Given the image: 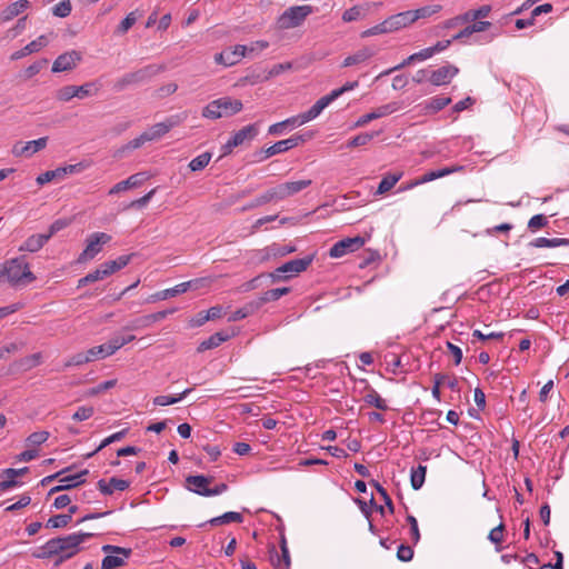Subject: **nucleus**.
<instances>
[{
    "instance_id": "nucleus-44",
    "label": "nucleus",
    "mask_w": 569,
    "mask_h": 569,
    "mask_svg": "<svg viewBox=\"0 0 569 569\" xmlns=\"http://www.w3.org/2000/svg\"><path fill=\"white\" fill-rule=\"evenodd\" d=\"M441 9V6H426L416 10H410L413 21L416 22L419 19L428 18L435 13H437Z\"/></svg>"
},
{
    "instance_id": "nucleus-1",
    "label": "nucleus",
    "mask_w": 569,
    "mask_h": 569,
    "mask_svg": "<svg viewBox=\"0 0 569 569\" xmlns=\"http://www.w3.org/2000/svg\"><path fill=\"white\" fill-rule=\"evenodd\" d=\"M93 535L90 532H74L64 537H58L48 540L42 547L32 553L34 558L48 559L59 556L56 565L73 557L79 550V546Z\"/></svg>"
},
{
    "instance_id": "nucleus-49",
    "label": "nucleus",
    "mask_w": 569,
    "mask_h": 569,
    "mask_svg": "<svg viewBox=\"0 0 569 569\" xmlns=\"http://www.w3.org/2000/svg\"><path fill=\"white\" fill-rule=\"evenodd\" d=\"M124 556L118 557L113 555H108L102 559L101 569H116L122 567L126 563Z\"/></svg>"
},
{
    "instance_id": "nucleus-23",
    "label": "nucleus",
    "mask_w": 569,
    "mask_h": 569,
    "mask_svg": "<svg viewBox=\"0 0 569 569\" xmlns=\"http://www.w3.org/2000/svg\"><path fill=\"white\" fill-rule=\"evenodd\" d=\"M462 170H463L462 166H451V167H446V168H442L439 170H431V171H428L425 174H422L420 178L413 180V184L427 183V182L433 181L436 179L446 177L448 174H451L455 172H460Z\"/></svg>"
},
{
    "instance_id": "nucleus-28",
    "label": "nucleus",
    "mask_w": 569,
    "mask_h": 569,
    "mask_svg": "<svg viewBox=\"0 0 569 569\" xmlns=\"http://www.w3.org/2000/svg\"><path fill=\"white\" fill-rule=\"evenodd\" d=\"M258 124L251 123L237 131L230 139L233 146L238 147L247 140H252L258 134Z\"/></svg>"
},
{
    "instance_id": "nucleus-21",
    "label": "nucleus",
    "mask_w": 569,
    "mask_h": 569,
    "mask_svg": "<svg viewBox=\"0 0 569 569\" xmlns=\"http://www.w3.org/2000/svg\"><path fill=\"white\" fill-rule=\"evenodd\" d=\"M442 385H447V387L452 391H459V383L457 378L449 377L446 373H436L433 376V387L431 392L433 398L437 399L438 401H440V387Z\"/></svg>"
},
{
    "instance_id": "nucleus-50",
    "label": "nucleus",
    "mask_w": 569,
    "mask_h": 569,
    "mask_svg": "<svg viewBox=\"0 0 569 569\" xmlns=\"http://www.w3.org/2000/svg\"><path fill=\"white\" fill-rule=\"evenodd\" d=\"M266 192L268 194L270 202L271 201H281V200L289 198L283 183H280L273 188H270Z\"/></svg>"
},
{
    "instance_id": "nucleus-16",
    "label": "nucleus",
    "mask_w": 569,
    "mask_h": 569,
    "mask_svg": "<svg viewBox=\"0 0 569 569\" xmlns=\"http://www.w3.org/2000/svg\"><path fill=\"white\" fill-rule=\"evenodd\" d=\"M459 72V69L452 64H447L433 70L429 76V81L435 86H443Z\"/></svg>"
},
{
    "instance_id": "nucleus-54",
    "label": "nucleus",
    "mask_w": 569,
    "mask_h": 569,
    "mask_svg": "<svg viewBox=\"0 0 569 569\" xmlns=\"http://www.w3.org/2000/svg\"><path fill=\"white\" fill-rule=\"evenodd\" d=\"M146 142H149V138L146 132H142L139 137L130 140L126 146H123L117 153L124 152L127 150H134L142 147Z\"/></svg>"
},
{
    "instance_id": "nucleus-60",
    "label": "nucleus",
    "mask_w": 569,
    "mask_h": 569,
    "mask_svg": "<svg viewBox=\"0 0 569 569\" xmlns=\"http://www.w3.org/2000/svg\"><path fill=\"white\" fill-rule=\"evenodd\" d=\"M56 98L59 101H64V102L70 101L72 98H77L74 86L70 84V86H64V87L60 88L56 93Z\"/></svg>"
},
{
    "instance_id": "nucleus-52",
    "label": "nucleus",
    "mask_w": 569,
    "mask_h": 569,
    "mask_svg": "<svg viewBox=\"0 0 569 569\" xmlns=\"http://www.w3.org/2000/svg\"><path fill=\"white\" fill-rule=\"evenodd\" d=\"M503 530H505V525L502 522H500L497 527H495L493 529L490 530L489 535H488V539L497 545L496 546V551H501V547L499 546L500 542L502 541V538H503Z\"/></svg>"
},
{
    "instance_id": "nucleus-5",
    "label": "nucleus",
    "mask_w": 569,
    "mask_h": 569,
    "mask_svg": "<svg viewBox=\"0 0 569 569\" xmlns=\"http://www.w3.org/2000/svg\"><path fill=\"white\" fill-rule=\"evenodd\" d=\"M312 12V7L308 4L289 7L277 19V26L282 30L300 27Z\"/></svg>"
},
{
    "instance_id": "nucleus-39",
    "label": "nucleus",
    "mask_w": 569,
    "mask_h": 569,
    "mask_svg": "<svg viewBox=\"0 0 569 569\" xmlns=\"http://www.w3.org/2000/svg\"><path fill=\"white\" fill-rule=\"evenodd\" d=\"M154 323V319L152 313L138 317L133 320H131L124 329L127 330H141L144 328H148Z\"/></svg>"
},
{
    "instance_id": "nucleus-25",
    "label": "nucleus",
    "mask_w": 569,
    "mask_h": 569,
    "mask_svg": "<svg viewBox=\"0 0 569 569\" xmlns=\"http://www.w3.org/2000/svg\"><path fill=\"white\" fill-rule=\"evenodd\" d=\"M30 7V2L28 0H18L16 2L7 6L0 13L1 22H8L13 18L18 17L24 10Z\"/></svg>"
},
{
    "instance_id": "nucleus-33",
    "label": "nucleus",
    "mask_w": 569,
    "mask_h": 569,
    "mask_svg": "<svg viewBox=\"0 0 569 569\" xmlns=\"http://www.w3.org/2000/svg\"><path fill=\"white\" fill-rule=\"evenodd\" d=\"M108 276H109L108 270L104 268V266L102 263L94 271L89 272L86 277L79 279L78 288L87 286L88 283L96 282L98 280H102Z\"/></svg>"
},
{
    "instance_id": "nucleus-57",
    "label": "nucleus",
    "mask_w": 569,
    "mask_h": 569,
    "mask_svg": "<svg viewBox=\"0 0 569 569\" xmlns=\"http://www.w3.org/2000/svg\"><path fill=\"white\" fill-rule=\"evenodd\" d=\"M48 59H40L33 62L24 70V78L30 79L38 74L48 64Z\"/></svg>"
},
{
    "instance_id": "nucleus-26",
    "label": "nucleus",
    "mask_w": 569,
    "mask_h": 569,
    "mask_svg": "<svg viewBox=\"0 0 569 569\" xmlns=\"http://www.w3.org/2000/svg\"><path fill=\"white\" fill-rule=\"evenodd\" d=\"M130 486L129 481L112 477L109 482L104 479H100L98 481V488L101 493L106 496H110L114 492V490L124 491Z\"/></svg>"
},
{
    "instance_id": "nucleus-9",
    "label": "nucleus",
    "mask_w": 569,
    "mask_h": 569,
    "mask_svg": "<svg viewBox=\"0 0 569 569\" xmlns=\"http://www.w3.org/2000/svg\"><path fill=\"white\" fill-rule=\"evenodd\" d=\"M366 243L363 237L357 236L353 238H345L336 242L329 251L331 258H340L349 252L360 249Z\"/></svg>"
},
{
    "instance_id": "nucleus-17",
    "label": "nucleus",
    "mask_w": 569,
    "mask_h": 569,
    "mask_svg": "<svg viewBox=\"0 0 569 569\" xmlns=\"http://www.w3.org/2000/svg\"><path fill=\"white\" fill-rule=\"evenodd\" d=\"M397 110H398V106H397L396 102H391V103H387V104L380 106L377 109H375L373 111L361 116L357 120L355 126L356 127H363L367 123H369L370 121L379 119V118H382V117H386L388 114H391V113H393Z\"/></svg>"
},
{
    "instance_id": "nucleus-53",
    "label": "nucleus",
    "mask_w": 569,
    "mask_h": 569,
    "mask_svg": "<svg viewBox=\"0 0 569 569\" xmlns=\"http://www.w3.org/2000/svg\"><path fill=\"white\" fill-rule=\"evenodd\" d=\"M363 9L361 6H353L349 9H347L343 13H342V20L345 22H352V21H357L361 18H363Z\"/></svg>"
},
{
    "instance_id": "nucleus-14",
    "label": "nucleus",
    "mask_w": 569,
    "mask_h": 569,
    "mask_svg": "<svg viewBox=\"0 0 569 569\" xmlns=\"http://www.w3.org/2000/svg\"><path fill=\"white\" fill-rule=\"evenodd\" d=\"M47 142H48V138L42 137L37 140L28 141L24 144L16 143L12 148V153L16 157H22V156L30 157L33 153L44 149L47 146Z\"/></svg>"
},
{
    "instance_id": "nucleus-29",
    "label": "nucleus",
    "mask_w": 569,
    "mask_h": 569,
    "mask_svg": "<svg viewBox=\"0 0 569 569\" xmlns=\"http://www.w3.org/2000/svg\"><path fill=\"white\" fill-rule=\"evenodd\" d=\"M375 54H376L375 50H372L368 47L362 48V49L358 50L357 52H355L353 54L348 56L343 60L342 67L347 68V67H352L356 64L363 63L367 60H369L370 58H372Z\"/></svg>"
},
{
    "instance_id": "nucleus-63",
    "label": "nucleus",
    "mask_w": 569,
    "mask_h": 569,
    "mask_svg": "<svg viewBox=\"0 0 569 569\" xmlns=\"http://www.w3.org/2000/svg\"><path fill=\"white\" fill-rule=\"evenodd\" d=\"M49 438V432L48 431H36V432H32L28 438H27V442L28 445L30 446H40L42 445L44 441H47Z\"/></svg>"
},
{
    "instance_id": "nucleus-31",
    "label": "nucleus",
    "mask_w": 569,
    "mask_h": 569,
    "mask_svg": "<svg viewBox=\"0 0 569 569\" xmlns=\"http://www.w3.org/2000/svg\"><path fill=\"white\" fill-rule=\"evenodd\" d=\"M259 310V307L258 305L256 303L254 299L247 302L243 307L237 309L236 311H233L228 321L230 322H234V321H239V320H242L251 315H253L254 312H257Z\"/></svg>"
},
{
    "instance_id": "nucleus-22",
    "label": "nucleus",
    "mask_w": 569,
    "mask_h": 569,
    "mask_svg": "<svg viewBox=\"0 0 569 569\" xmlns=\"http://www.w3.org/2000/svg\"><path fill=\"white\" fill-rule=\"evenodd\" d=\"M192 286H193V281L181 282L172 288L164 289V290L153 293L149 298V301L153 302V301H158V300H167L169 298H173L178 295L187 292L189 289L192 288Z\"/></svg>"
},
{
    "instance_id": "nucleus-4",
    "label": "nucleus",
    "mask_w": 569,
    "mask_h": 569,
    "mask_svg": "<svg viewBox=\"0 0 569 569\" xmlns=\"http://www.w3.org/2000/svg\"><path fill=\"white\" fill-rule=\"evenodd\" d=\"M242 107L243 104L240 100L223 97L209 102L202 110V117L212 120L231 117L240 112Z\"/></svg>"
},
{
    "instance_id": "nucleus-13",
    "label": "nucleus",
    "mask_w": 569,
    "mask_h": 569,
    "mask_svg": "<svg viewBox=\"0 0 569 569\" xmlns=\"http://www.w3.org/2000/svg\"><path fill=\"white\" fill-rule=\"evenodd\" d=\"M81 60L80 52L72 50L60 54L52 64V72H62L73 69Z\"/></svg>"
},
{
    "instance_id": "nucleus-12",
    "label": "nucleus",
    "mask_w": 569,
    "mask_h": 569,
    "mask_svg": "<svg viewBox=\"0 0 569 569\" xmlns=\"http://www.w3.org/2000/svg\"><path fill=\"white\" fill-rule=\"evenodd\" d=\"M313 258L315 254H308L303 258L287 261L286 263L278 267V272L286 273L287 276H289L290 279L291 277L298 276L300 272L307 270V268L313 261Z\"/></svg>"
},
{
    "instance_id": "nucleus-6",
    "label": "nucleus",
    "mask_w": 569,
    "mask_h": 569,
    "mask_svg": "<svg viewBox=\"0 0 569 569\" xmlns=\"http://www.w3.org/2000/svg\"><path fill=\"white\" fill-rule=\"evenodd\" d=\"M110 241L111 236L106 232H93L89 234L86 239V248L78 257V262L84 263L92 260L99 252H101L102 247Z\"/></svg>"
},
{
    "instance_id": "nucleus-58",
    "label": "nucleus",
    "mask_w": 569,
    "mask_h": 569,
    "mask_svg": "<svg viewBox=\"0 0 569 569\" xmlns=\"http://www.w3.org/2000/svg\"><path fill=\"white\" fill-rule=\"evenodd\" d=\"M296 250H297L296 247L291 246V244L273 243L271 247H269L270 253L273 256H279V257L287 256L289 253L295 252Z\"/></svg>"
},
{
    "instance_id": "nucleus-8",
    "label": "nucleus",
    "mask_w": 569,
    "mask_h": 569,
    "mask_svg": "<svg viewBox=\"0 0 569 569\" xmlns=\"http://www.w3.org/2000/svg\"><path fill=\"white\" fill-rule=\"evenodd\" d=\"M313 138V132H305L299 134H293L288 139L277 141L272 146L268 147L266 149V152L272 156H276L278 153H282L284 151H288L295 147H298L299 144L309 141Z\"/></svg>"
},
{
    "instance_id": "nucleus-51",
    "label": "nucleus",
    "mask_w": 569,
    "mask_h": 569,
    "mask_svg": "<svg viewBox=\"0 0 569 569\" xmlns=\"http://www.w3.org/2000/svg\"><path fill=\"white\" fill-rule=\"evenodd\" d=\"M138 20V16L136 11H131L127 14V17L119 23L117 27L116 32L118 34H124L128 32V30L136 23Z\"/></svg>"
},
{
    "instance_id": "nucleus-38",
    "label": "nucleus",
    "mask_w": 569,
    "mask_h": 569,
    "mask_svg": "<svg viewBox=\"0 0 569 569\" xmlns=\"http://www.w3.org/2000/svg\"><path fill=\"white\" fill-rule=\"evenodd\" d=\"M190 392H191V389H186L178 396H157L153 398L152 401H153L154 406H161V407L174 405V403L181 401Z\"/></svg>"
},
{
    "instance_id": "nucleus-20",
    "label": "nucleus",
    "mask_w": 569,
    "mask_h": 569,
    "mask_svg": "<svg viewBox=\"0 0 569 569\" xmlns=\"http://www.w3.org/2000/svg\"><path fill=\"white\" fill-rule=\"evenodd\" d=\"M48 42L49 41H48L47 36L42 34V36L38 37L36 40L28 43L22 49L14 51L10 56V59L12 61H16V60H20L29 54L36 53V52L40 51L42 48H44L48 44Z\"/></svg>"
},
{
    "instance_id": "nucleus-48",
    "label": "nucleus",
    "mask_w": 569,
    "mask_h": 569,
    "mask_svg": "<svg viewBox=\"0 0 569 569\" xmlns=\"http://www.w3.org/2000/svg\"><path fill=\"white\" fill-rule=\"evenodd\" d=\"M280 548H281V556L276 553L277 561H274L273 558H271V561H272L273 566L278 567L281 563H283L284 567H290V563H291L290 553H289V549L287 547V541H286L284 538H282V540H281Z\"/></svg>"
},
{
    "instance_id": "nucleus-47",
    "label": "nucleus",
    "mask_w": 569,
    "mask_h": 569,
    "mask_svg": "<svg viewBox=\"0 0 569 569\" xmlns=\"http://www.w3.org/2000/svg\"><path fill=\"white\" fill-rule=\"evenodd\" d=\"M71 521V515H57L48 519L46 527L58 529L67 527Z\"/></svg>"
},
{
    "instance_id": "nucleus-41",
    "label": "nucleus",
    "mask_w": 569,
    "mask_h": 569,
    "mask_svg": "<svg viewBox=\"0 0 569 569\" xmlns=\"http://www.w3.org/2000/svg\"><path fill=\"white\" fill-rule=\"evenodd\" d=\"M311 183L312 181L310 179L283 182L288 197H292L299 193L303 189L308 188Z\"/></svg>"
},
{
    "instance_id": "nucleus-18",
    "label": "nucleus",
    "mask_w": 569,
    "mask_h": 569,
    "mask_svg": "<svg viewBox=\"0 0 569 569\" xmlns=\"http://www.w3.org/2000/svg\"><path fill=\"white\" fill-rule=\"evenodd\" d=\"M28 471V467L20 469L8 468L2 470L1 477H3L4 480L0 481V492H4L11 488L20 486L21 482H19L16 478L26 475Z\"/></svg>"
},
{
    "instance_id": "nucleus-42",
    "label": "nucleus",
    "mask_w": 569,
    "mask_h": 569,
    "mask_svg": "<svg viewBox=\"0 0 569 569\" xmlns=\"http://www.w3.org/2000/svg\"><path fill=\"white\" fill-rule=\"evenodd\" d=\"M451 102V98L449 97H442V96H437V97H433L430 99V101L428 102L426 109L429 111V112H438L440 110H442L445 107H447L448 104H450Z\"/></svg>"
},
{
    "instance_id": "nucleus-15",
    "label": "nucleus",
    "mask_w": 569,
    "mask_h": 569,
    "mask_svg": "<svg viewBox=\"0 0 569 569\" xmlns=\"http://www.w3.org/2000/svg\"><path fill=\"white\" fill-rule=\"evenodd\" d=\"M212 478L206 477L202 475H196V476H188L186 478L187 489L199 495L209 497L210 488L209 485L211 483Z\"/></svg>"
},
{
    "instance_id": "nucleus-2",
    "label": "nucleus",
    "mask_w": 569,
    "mask_h": 569,
    "mask_svg": "<svg viewBox=\"0 0 569 569\" xmlns=\"http://www.w3.org/2000/svg\"><path fill=\"white\" fill-rule=\"evenodd\" d=\"M167 70L166 64H148L138 70L127 72L118 78L113 83L116 92L124 91L126 89L148 82L154 76Z\"/></svg>"
},
{
    "instance_id": "nucleus-27",
    "label": "nucleus",
    "mask_w": 569,
    "mask_h": 569,
    "mask_svg": "<svg viewBox=\"0 0 569 569\" xmlns=\"http://www.w3.org/2000/svg\"><path fill=\"white\" fill-rule=\"evenodd\" d=\"M49 239L50 234H32L19 247V251L38 252Z\"/></svg>"
},
{
    "instance_id": "nucleus-10",
    "label": "nucleus",
    "mask_w": 569,
    "mask_h": 569,
    "mask_svg": "<svg viewBox=\"0 0 569 569\" xmlns=\"http://www.w3.org/2000/svg\"><path fill=\"white\" fill-rule=\"evenodd\" d=\"M182 118L180 116H170L164 121L158 122L151 126L148 130H146V134L149 138V141H154L163 137L168 133L172 128L180 124Z\"/></svg>"
},
{
    "instance_id": "nucleus-7",
    "label": "nucleus",
    "mask_w": 569,
    "mask_h": 569,
    "mask_svg": "<svg viewBox=\"0 0 569 569\" xmlns=\"http://www.w3.org/2000/svg\"><path fill=\"white\" fill-rule=\"evenodd\" d=\"M88 166L84 162L59 167L54 170H48L37 177V183L42 186L53 180H63L69 174H76L83 171Z\"/></svg>"
},
{
    "instance_id": "nucleus-45",
    "label": "nucleus",
    "mask_w": 569,
    "mask_h": 569,
    "mask_svg": "<svg viewBox=\"0 0 569 569\" xmlns=\"http://www.w3.org/2000/svg\"><path fill=\"white\" fill-rule=\"evenodd\" d=\"M210 159H211V153L203 152V153L199 154L198 157L193 158L189 162V168L191 171H200L208 166Z\"/></svg>"
},
{
    "instance_id": "nucleus-35",
    "label": "nucleus",
    "mask_w": 569,
    "mask_h": 569,
    "mask_svg": "<svg viewBox=\"0 0 569 569\" xmlns=\"http://www.w3.org/2000/svg\"><path fill=\"white\" fill-rule=\"evenodd\" d=\"M401 177L402 172L400 171L395 173H388L387 176H385L378 186L377 193L383 194L391 190L395 187V184L401 179Z\"/></svg>"
},
{
    "instance_id": "nucleus-46",
    "label": "nucleus",
    "mask_w": 569,
    "mask_h": 569,
    "mask_svg": "<svg viewBox=\"0 0 569 569\" xmlns=\"http://www.w3.org/2000/svg\"><path fill=\"white\" fill-rule=\"evenodd\" d=\"M389 32H391V30H389L388 21H387V19H385L381 23H378V24L362 31L360 36H361V38H369L372 36L383 34V33H389Z\"/></svg>"
},
{
    "instance_id": "nucleus-64",
    "label": "nucleus",
    "mask_w": 569,
    "mask_h": 569,
    "mask_svg": "<svg viewBox=\"0 0 569 569\" xmlns=\"http://www.w3.org/2000/svg\"><path fill=\"white\" fill-rule=\"evenodd\" d=\"M106 353L108 356L113 355L117 350L124 346V341L120 340V336L111 338L107 343L103 345Z\"/></svg>"
},
{
    "instance_id": "nucleus-56",
    "label": "nucleus",
    "mask_w": 569,
    "mask_h": 569,
    "mask_svg": "<svg viewBox=\"0 0 569 569\" xmlns=\"http://www.w3.org/2000/svg\"><path fill=\"white\" fill-rule=\"evenodd\" d=\"M72 6L69 0H63L52 8V13L59 18H66L71 13Z\"/></svg>"
},
{
    "instance_id": "nucleus-37",
    "label": "nucleus",
    "mask_w": 569,
    "mask_h": 569,
    "mask_svg": "<svg viewBox=\"0 0 569 569\" xmlns=\"http://www.w3.org/2000/svg\"><path fill=\"white\" fill-rule=\"evenodd\" d=\"M363 400L367 405L373 406L375 408L386 411L388 410V406L385 399L380 397V395L375 390L370 389L369 392L363 397Z\"/></svg>"
},
{
    "instance_id": "nucleus-24",
    "label": "nucleus",
    "mask_w": 569,
    "mask_h": 569,
    "mask_svg": "<svg viewBox=\"0 0 569 569\" xmlns=\"http://www.w3.org/2000/svg\"><path fill=\"white\" fill-rule=\"evenodd\" d=\"M387 21L391 32L407 28L415 22L410 10L392 14L387 18Z\"/></svg>"
},
{
    "instance_id": "nucleus-32",
    "label": "nucleus",
    "mask_w": 569,
    "mask_h": 569,
    "mask_svg": "<svg viewBox=\"0 0 569 569\" xmlns=\"http://www.w3.org/2000/svg\"><path fill=\"white\" fill-rule=\"evenodd\" d=\"M229 339V336L224 332H216L212 336H210L208 339L203 340L199 347L198 351L202 352L209 349H213L219 347L222 342L227 341Z\"/></svg>"
},
{
    "instance_id": "nucleus-59",
    "label": "nucleus",
    "mask_w": 569,
    "mask_h": 569,
    "mask_svg": "<svg viewBox=\"0 0 569 569\" xmlns=\"http://www.w3.org/2000/svg\"><path fill=\"white\" fill-rule=\"evenodd\" d=\"M264 278H266V273H261V274H259V276H257V277L252 278L251 280H249V281H247V282L242 283V284L238 288V291H239V292H249V291H252V290H254V289H257V288H259V287H260L261 281H262V279H264Z\"/></svg>"
},
{
    "instance_id": "nucleus-55",
    "label": "nucleus",
    "mask_w": 569,
    "mask_h": 569,
    "mask_svg": "<svg viewBox=\"0 0 569 569\" xmlns=\"http://www.w3.org/2000/svg\"><path fill=\"white\" fill-rule=\"evenodd\" d=\"M126 432H127V430H121V431H118V432L107 437L106 439L102 440L100 446L94 451L88 453L87 457L90 458L93 455H96L98 451L103 449L104 447L109 446L110 443L121 440L126 436Z\"/></svg>"
},
{
    "instance_id": "nucleus-36",
    "label": "nucleus",
    "mask_w": 569,
    "mask_h": 569,
    "mask_svg": "<svg viewBox=\"0 0 569 569\" xmlns=\"http://www.w3.org/2000/svg\"><path fill=\"white\" fill-rule=\"evenodd\" d=\"M427 467L419 465L417 468L411 469L410 482L415 490H419L426 480Z\"/></svg>"
},
{
    "instance_id": "nucleus-11",
    "label": "nucleus",
    "mask_w": 569,
    "mask_h": 569,
    "mask_svg": "<svg viewBox=\"0 0 569 569\" xmlns=\"http://www.w3.org/2000/svg\"><path fill=\"white\" fill-rule=\"evenodd\" d=\"M252 51H254L253 47L249 49L246 46L238 44L233 49H227L216 54V61L228 67L233 66L246 57L247 52Z\"/></svg>"
},
{
    "instance_id": "nucleus-61",
    "label": "nucleus",
    "mask_w": 569,
    "mask_h": 569,
    "mask_svg": "<svg viewBox=\"0 0 569 569\" xmlns=\"http://www.w3.org/2000/svg\"><path fill=\"white\" fill-rule=\"evenodd\" d=\"M292 68L291 62H283V63H277L274 64L270 70L264 71V78L271 79L273 77H277L284 71H288Z\"/></svg>"
},
{
    "instance_id": "nucleus-43",
    "label": "nucleus",
    "mask_w": 569,
    "mask_h": 569,
    "mask_svg": "<svg viewBox=\"0 0 569 569\" xmlns=\"http://www.w3.org/2000/svg\"><path fill=\"white\" fill-rule=\"evenodd\" d=\"M376 136H378V132H365L360 133L352 139H350L347 142V148H357L361 146H366L368 142H370Z\"/></svg>"
},
{
    "instance_id": "nucleus-62",
    "label": "nucleus",
    "mask_w": 569,
    "mask_h": 569,
    "mask_svg": "<svg viewBox=\"0 0 569 569\" xmlns=\"http://www.w3.org/2000/svg\"><path fill=\"white\" fill-rule=\"evenodd\" d=\"M93 407L82 406L77 409V411L72 416V419L77 421H84L91 418L93 416Z\"/></svg>"
},
{
    "instance_id": "nucleus-3",
    "label": "nucleus",
    "mask_w": 569,
    "mask_h": 569,
    "mask_svg": "<svg viewBox=\"0 0 569 569\" xmlns=\"http://www.w3.org/2000/svg\"><path fill=\"white\" fill-rule=\"evenodd\" d=\"M4 271L8 282L13 287L26 286L36 280L24 256L8 260L4 263Z\"/></svg>"
},
{
    "instance_id": "nucleus-19",
    "label": "nucleus",
    "mask_w": 569,
    "mask_h": 569,
    "mask_svg": "<svg viewBox=\"0 0 569 569\" xmlns=\"http://www.w3.org/2000/svg\"><path fill=\"white\" fill-rule=\"evenodd\" d=\"M148 178L149 176L147 174V172H138L131 174L128 179L116 183L109 190V194H116L128 189L140 187Z\"/></svg>"
},
{
    "instance_id": "nucleus-40",
    "label": "nucleus",
    "mask_w": 569,
    "mask_h": 569,
    "mask_svg": "<svg viewBox=\"0 0 569 569\" xmlns=\"http://www.w3.org/2000/svg\"><path fill=\"white\" fill-rule=\"evenodd\" d=\"M131 254L120 256L114 260L103 262L104 268L108 270V274H112L113 272L124 268L131 260Z\"/></svg>"
},
{
    "instance_id": "nucleus-34",
    "label": "nucleus",
    "mask_w": 569,
    "mask_h": 569,
    "mask_svg": "<svg viewBox=\"0 0 569 569\" xmlns=\"http://www.w3.org/2000/svg\"><path fill=\"white\" fill-rule=\"evenodd\" d=\"M242 521H243V517L241 513L236 512V511H228L219 517H214V518L210 519L207 523H210L212 526H220V525H226V523H230V522L241 523Z\"/></svg>"
},
{
    "instance_id": "nucleus-30",
    "label": "nucleus",
    "mask_w": 569,
    "mask_h": 569,
    "mask_svg": "<svg viewBox=\"0 0 569 569\" xmlns=\"http://www.w3.org/2000/svg\"><path fill=\"white\" fill-rule=\"evenodd\" d=\"M333 101L335 98L331 93L321 97L309 110L303 112L305 118L308 122L316 119Z\"/></svg>"
}]
</instances>
